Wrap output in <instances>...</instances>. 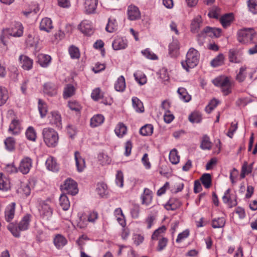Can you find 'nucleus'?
I'll use <instances>...</instances> for the list:
<instances>
[{
    "mask_svg": "<svg viewBox=\"0 0 257 257\" xmlns=\"http://www.w3.org/2000/svg\"><path fill=\"white\" fill-rule=\"evenodd\" d=\"M199 59L200 54L198 51L191 48L186 54L185 60L181 62V65L184 69L188 72L190 69L194 68L198 65Z\"/></svg>",
    "mask_w": 257,
    "mask_h": 257,
    "instance_id": "nucleus-1",
    "label": "nucleus"
},
{
    "mask_svg": "<svg viewBox=\"0 0 257 257\" xmlns=\"http://www.w3.org/2000/svg\"><path fill=\"white\" fill-rule=\"evenodd\" d=\"M42 134L45 144L49 147H55L58 142V134L53 128H44Z\"/></svg>",
    "mask_w": 257,
    "mask_h": 257,
    "instance_id": "nucleus-2",
    "label": "nucleus"
},
{
    "mask_svg": "<svg viewBox=\"0 0 257 257\" xmlns=\"http://www.w3.org/2000/svg\"><path fill=\"white\" fill-rule=\"evenodd\" d=\"M212 83L220 88L224 95H227L231 92V82L229 77L220 76L213 79Z\"/></svg>",
    "mask_w": 257,
    "mask_h": 257,
    "instance_id": "nucleus-3",
    "label": "nucleus"
},
{
    "mask_svg": "<svg viewBox=\"0 0 257 257\" xmlns=\"http://www.w3.org/2000/svg\"><path fill=\"white\" fill-rule=\"evenodd\" d=\"M255 35V32L252 28H244L238 31L237 38L239 42L247 44L252 41Z\"/></svg>",
    "mask_w": 257,
    "mask_h": 257,
    "instance_id": "nucleus-4",
    "label": "nucleus"
},
{
    "mask_svg": "<svg viewBox=\"0 0 257 257\" xmlns=\"http://www.w3.org/2000/svg\"><path fill=\"white\" fill-rule=\"evenodd\" d=\"M61 187L65 193L71 195H75L78 192L77 183L71 178H67Z\"/></svg>",
    "mask_w": 257,
    "mask_h": 257,
    "instance_id": "nucleus-5",
    "label": "nucleus"
},
{
    "mask_svg": "<svg viewBox=\"0 0 257 257\" xmlns=\"http://www.w3.org/2000/svg\"><path fill=\"white\" fill-rule=\"evenodd\" d=\"M39 211L40 216L44 220H49L52 216V209L50 205L45 202H43L40 204Z\"/></svg>",
    "mask_w": 257,
    "mask_h": 257,
    "instance_id": "nucleus-6",
    "label": "nucleus"
},
{
    "mask_svg": "<svg viewBox=\"0 0 257 257\" xmlns=\"http://www.w3.org/2000/svg\"><path fill=\"white\" fill-rule=\"evenodd\" d=\"M221 32L220 29L206 27L198 34V37L200 38H205L206 36L218 37L220 36Z\"/></svg>",
    "mask_w": 257,
    "mask_h": 257,
    "instance_id": "nucleus-7",
    "label": "nucleus"
},
{
    "mask_svg": "<svg viewBox=\"0 0 257 257\" xmlns=\"http://www.w3.org/2000/svg\"><path fill=\"white\" fill-rule=\"evenodd\" d=\"M98 218V213L96 211L90 212L88 215L87 220H85L84 216H80L79 221L77 223V226L80 228H83L87 225V222H94Z\"/></svg>",
    "mask_w": 257,
    "mask_h": 257,
    "instance_id": "nucleus-8",
    "label": "nucleus"
},
{
    "mask_svg": "<svg viewBox=\"0 0 257 257\" xmlns=\"http://www.w3.org/2000/svg\"><path fill=\"white\" fill-rule=\"evenodd\" d=\"M9 34L10 36L19 37H21L23 33V27L20 22H15L11 29L8 30Z\"/></svg>",
    "mask_w": 257,
    "mask_h": 257,
    "instance_id": "nucleus-9",
    "label": "nucleus"
},
{
    "mask_svg": "<svg viewBox=\"0 0 257 257\" xmlns=\"http://www.w3.org/2000/svg\"><path fill=\"white\" fill-rule=\"evenodd\" d=\"M230 189H228L224 192L222 200L224 203L228 204L230 207L236 205L237 201L235 194H230Z\"/></svg>",
    "mask_w": 257,
    "mask_h": 257,
    "instance_id": "nucleus-10",
    "label": "nucleus"
},
{
    "mask_svg": "<svg viewBox=\"0 0 257 257\" xmlns=\"http://www.w3.org/2000/svg\"><path fill=\"white\" fill-rule=\"evenodd\" d=\"M31 167L32 160L29 157H26L21 161L19 170L23 174H26L29 173Z\"/></svg>",
    "mask_w": 257,
    "mask_h": 257,
    "instance_id": "nucleus-11",
    "label": "nucleus"
},
{
    "mask_svg": "<svg viewBox=\"0 0 257 257\" xmlns=\"http://www.w3.org/2000/svg\"><path fill=\"white\" fill-rule=\"evenodd\" d=\"M128 19L131 21H135L141 18V13L138 7L135 6L128 7L127 11Z\"/></svg>",
    "mask_w": 257,
    "mask_h": 257,
    "instance_id": "nucleus-12",
    "label": "nucleus"
},
{
    "mask_svg": "<svg viewBox=\"0 0 257 257\" xmlns=\"http://www.w3.org/2000/svg\"><path fill=\"white\" fill-rule=\"evenodd\" d=\"M80 31L86 35H91L93 31L90 23L87 20L83 21L78 26Z\"/></svg>",
    "mask_w": 257,
    "mask_h": 257,
    "instance_id": "nucleus-13",
    "label": "nucleus"
},
{
    "mask_svg": "<svg viewBox=\"0 0 257 257\" xmlns=\"http://www.w3.org/2000/svg\"><path fill=\"white\" fill-rule=\"evenodd\" d=\"M19 60L22 65V67L26 70H29L32 68L33 61L32 59L26 55L20 56Z\"/></svg>",
    "mask_w": 257,
    "mask_h": 257,
    "instance_id": "nucleus-14",
    "label": "nucleus"
},
{
    "mask_svg": "<svg viewBox=\"0 0 257 257\" xmlns=\"http://www.w3.org/2000/svg\"><path fill=\"white\" fill-rule=\"evenodd\" d=\"M43 92L49 96H54L57 94V87L53 83H46L44 85Z\"/></svg>",
    "mask_w": 257,
    "mask_h": 257,
    "instance_id": "nucleus-15",
    "label": "nucleus"
},
{
    "mask_svg": "<svg viewBox=\"0 0 257 257\" xmlns=\"http://www.w3.org/2000/svg\"><path fill=\"white\" fill-rule=\"evenodd\" d=\"M97 0H84V8L86 13L93 14L97 8Z\"/></svg>",
    "mask_w": 257,
    "mask_h": 257,
    "instance_id": "nucleus-16",
    "label": "nucleus"
},
{
    "mask_svg": "<svg viewBox=\"0 0 257 257\" xmlns=\"http://www.w3.org/2000/svg\"><path fill=\"white\" fill-rule=\"evenodd\" d=\"M202 24V20L201 16L198 15L191 21L190 25L191 31L193 33H197Z\"/></svg>",
    "mask_w": 257,
    "mask_h": 257,
    "instance_id": "nucleus-17",
    "label": "nucleus"
},
{
    "mask_svg": "<svg viewBox=\"0 0 257 257\" xmlns=\"http://www.w3.org/2000/svg\"><path fill=\"white\" fill-rule=\"evenodd\" d=\"M112 46L114 50L124 49L127 47V41L122 38H117L113 41Z\"/></svg>",
    "mask_w": 257,
    "mask_h": 257,
    "instance_id": "nucleus-18",
    "label": "nucleus"
},
{
    "mask_svg": "<svg viewBox=\"0 0 257 257\" xmlns=\"http://www.w3.org/2000/svg\"><path fill=\"white\" fill-rule=\"evenodd\" d=\"M50 122L58 128L61 127V117L57 111H52L49 116Z\"/></svg>",
    "mask_w": 257,
    "mask_h": 257,
    "instance_id": "nucleus-19",
    "label": "nucleus"
},
{
    "mask_svg": "<svg viewBox=\"0 0 257 257\" xmlns=\"http://www.w3.org/2000/svg\"><path fill=\"white\" fill-rule=\"evenodd\" d=\"M15 203H12L8 205L5 210V219L7 221H11L14 217L15 212Z\"/></svg>",
    "mask_w": 257,
    "mask_h": 257,
    "instance_id": "nucleus-20",
    "label": "nucleus"
},
{
    "mask_svg": "<svg viewBox=\"0 0 257 257\" xmlns=\"http://www.w3.org/2000/svg\"><path fill=\"white\" fill-rule=\"evenodd\" d=\"M53 28L52 22L50 18H45L42 20L40 24V29L41 30L49 32Z\"/></svg>",
    "mask_w": 257,
    "mask_h": 257,
    "instance_id": "nucleus-21",
    "label": "nucleus"
},
{
    "mask_svg": "<svg viewBox=\"0 0 257 257\" xmlns=\"http://www.w3.org/2000/svg\"><path fill=\"white\" fill-rule=\"evenodd\" d=\"M74 155L77 170L79 172H82L85 167L84 159L81 157L80 154L77 151L75 152Z\"/></svg>",
    "mask_w": 257,
    "mask_h": 257,
    "instance_id": "nucleus-22",
    "label": "nucleus"
},
{
    "mask_svg": "<svg viewBox=\"0 0 257 257\" xmlns=\"http://www.w3.org/2000/svg\"><path fill=\"white\" fill-rule=\"evenodd\" d=\"M228 58L231 62L239 63L241 62V59L239 57V50L237 49H233L229 50Z\"/></svg>",
    "mask_w": 257,
    "mask_h": 257,
    "instance_id": "nucleus-23",
    "label": "nucleus"
},
{
    "mask_svg": "<svg viewBox=\"0 0 257 257\" xmlns=\"http://www.w3.org/2000/svg\"><path fill=\"white\" fill-rule=\"evenodd\" d=\"M47 168L50 171L56 172L58 171V166L55 159L52 157H49L46 161Z\"/></svg>",
    "mask_w": 257,
    "mask_h": 257,
    "instance_id": "nucleus-24",
    "label": "nucleus"
},
{
    "mask_svg": "<svg viewBox=\"0 0 257 257\" xmlns=\"http://www.w3.org/2000/svg\"><path fill=\"white\" fill-rule=\"evenodd\" d=\"M104 117L101 114L94 115L90 119V126L92 127H97L101 125L104 121Z\"/></svg>",
    "mask_w": 257,
    "mask_h": 257,
    "instance_id": "nucleus-25",
    "label": "nucleus"
},
{
    "mask_svg": "<svg viewBox=\"0 0 257 257\" xmlns=\"http://www.w3.org/2000/svg\"><path fill=\"white\" fill-rule=\"evenodd\" d=\"M233 19V16L232 14H225L220 19V22L224 28H227L231 24Z\"/></svg>",
    "mask_w": 257,
    "mask_h": 257,
    "instance_id": "nucleus-26",
    "label": "nucleus"
},
{
    "mask_svg": "<svg viewBox=\"0 0 257 257\" xmlns=\"http://www.w3.org/2000/svg\"><path fill=\"white\" fill-rule=\"evenodd\" d=\"M132 100L133 106L137 112L142 113L144 111L143 104L138 98L133 97Z\"/></svg>",
    "mask_w": 257,
    "mask_h": 257,
    "instance_id": "nucleus-27",
    "label": "nucleus"
},
{
    "mask_svg": "<svg viewBox=\"0 0 257 257\" xmlns=\"http://www.w3.org/2000/svg\"><path fill=\"white\" fill-rule=\"evenodd\" d=\"M75 88L74 86L71 84L66 85L63 91V98L67 99L72 96L75 94Z\"/></svg>",
    "mask_w": 257,
    "mask_h": 257,
    "instance_id": "nucleus-28",
    "label": "nucleus"
},
{
    "mask_svg": "<svg viewBox=\"0 0 257 257\" xmlns=\"http://www.w3.org/2000/svg\"><path fill=\"white\" fill-rule=\"evenodd\" d=\"M177 92L179 94V98L181 100L185 102H189L191 98L186 89L183 87H180L178 89Z\"/></svg>",
    "mask_w": 257,
    "mask_h": 257,
    "instance_id": "nucleus-29",
    "label": "nucleus"
},
{
    "mask_svg": "<svg viewBox=\"0 0 257 257\" xmlns=\"http://www.w3.org/2000/svg\"><path fill=\"white\" fill-rule=\"evenodd\" d=\"M115 89L117 91L122 92L125 88V79L123 76L119 77L114 84Z\"/></svg>",
    "mask_w": 257,
    "mask_h": 257,
    "instance_id": "nucleus-30",
    "label": "nucleus"
},
{
    "mask_svg": "<svg viewBox=\"0 0 257 257\" xmlns=\"http://www.w3.org/2000/svg\"><path fill=\"white\" fill-rule=\"evenodd\" d=\"M51 60V57L48 55L40 54L38 56V62L40 65L43 67H46L48 66Z\"/></svg>",
    "mask_w": 257,
    "mask_h": 257,
    "instance_id": "nucleus-31",
    "label": "nucleus"
},
{
    "mask_svg": "<svg viewBox=\"0 0 257 257\" xmlns=\"http://www.w3.org/2000/svg\"><path fill=\"white\" fill-rule=\"evenodd\" d=\"M181 205V203L178 200L170 199L168 202L164 205V207L167 210H175Z\"/></svg>",
    "mask_w": 257,
    "mask_h": 257,
    "instance_id": "nucleus-32",
    "label": "nucleus"
},
{
    "mask_svg": "<svg viewBox=\"0 0 257 257\" xmlns=\"http://www.w3.org/2000/svg\"><path fill=\"white\" fill-rule=\"evenodd\" d=\"M152 199L151 191L148 189H145L144 193L142 196V203L148 205L151 203Z\"/></svg>",
    "mask_w": 257,
    "mask_h": 257,
    "instance_id": "nucleus-33",
    "label": "nucleus"
},
{
    "mask_svg": "<svg viewBox=\"0 0 257 257\" xmlns=\"http://www.w3.org/2000/svg\"><path fill=\"white\" fill-rule=\"evenodd\" d=\"M30 217L31 215L30 214H27L24 216L18 225L20 230H25L28 229L29 225Z\"/></svg>",
    "mask_w": 257,
    "mask_h": 257,
    "instance_id": "nucleus-34",
    "label": "nucleus"
},
{
    "mask_svg": "<svg viewBox=\"0 0 257 257\" xmlns=\"http://www.w3.org/2000/svg\"><path fill=\"white\" fill-rule=\"evenodd\" d=\"M55 245L60 248L64 246L67 243L66 238L60 234H57L54 239Z\"/></svg>",
    "mask_w": 257,
    "mask_h": 257,
    "instance_id": "nucleus-35",
    "label": "nucleus"
},
{
    "mask_svg": "<svg viewBox=\"0 0 257 257\" xmlns=\"http://www.w3.org/2000/svg\"><path fill=\"white\" fill-rule=\"evenodd\" d=\"M224 57L222 54H219L215 57L210 62V65L213 67H217L221 66L224 63Z\"/></svg>",
    "mask_w": 257,
    "mask_h": 257,
    "instance_id": "nucleus-36",
    "label": "nucleus"
},
{
    "mask_svg": "<svg viewBox=\"0 0 257 257\" xmlns=\"http://www.w3.org/2000/svg\"><path fill=\"white\" fill-rule=\"evenodd\" d=\"M60 205L64 210H67L70 207V202L68 197L65 195L62 194L60 196L59 198Z\"/></svg>",
    "mask_w": 257,
    "mask_h": 257,
    "instance_id": "nucleus-37",
    "label": "nucleus"
},
{
    "mask_svg": "<svg viewBox=\"0 0 257 257\" xmlns=\"http://www.w3.org/2000/svg\"><path fill=\"white\" fill-rule=\"evenodd\" d=\"M200 148L202 150H210L211 149V142L210 141L209 137L204 135L202 137Z\"/></svg>",
    "mask_w": 257,
    "mask_h": 257,
    "instance_id": "nucleus-38",
    "label": "nucleus"
},
{
    "mask_svg": "<svg viewBox=\"0 0 257 257\" xmlns=\"http://www.w3.org/2000/svg\"><path fill=\"white\" fill-rule=\"evenodd\" d=\"M153 131L152 125L148 124L142 126L140 130V133L143 136H147L152 135Z\"/></svg>",
    "mask_w": 257,
    "mask_h": 257,
    "instance_id": "nucleus-39",
    "label": "nucleus"
},
{
    "mask_svg": "<svg viewBox=\"0 0 257 257\" xmlns=\"http://www.w3.org/2000/svg\"><path fill=\"white\" fill-rule=\"evenodd\" d=\"M127 128L122 123H119L114 130L115 134L119 137H122L126 133Z\"/></svg>",
    "mask_w": 257,
    "mask_h": 257,
    "instance_id": "nucleus-40",
    "label": "nucleus"
},
{
    "mask_svg": "<svg viewBox=\"0 0 257 257\" xmlns=\"http://www.w3.org/2000/svg\"><path fill=\"white\" fill-rule=\"evenodd\" d=\"M169 160L173 164H177L179 162L180 156L178 155L176 149H173L170 151Z\"/></svg>",
    "mask_w": 257,
    "mask_h": 257,
    "instance_id": "nucleus-41",
    "label": "nucleus"
},
{
    "mask_svg": "<svg viewBox=\"0 0 257 257\" xmlns=\"http://www.w3.org/2000/svg\"><path fill=\"white\" fill-rule=\"evenodd\" d=\"M225 224V219L223 217L213 219L212 221V227L214 228H222Z\"/></svg>",
    "mask_w": 257,
    "mask_h": 257,
    "instance_id": "nucleus-42",
    "label": "nucleus"
},
{
    "mask_svg": "<svg viewBox=\"0 0 257 257\" xmlns=\"http://www.w3.org/2000/svg\"><path fill=\"white\" fill-rule=\"evenodd\" d=\"M107 187L106 184L103 182L98 183L97 185L96 190L98 194L101 197H103L107 194Z\"/></svg>",
    "mask_w": 257,
    "mask_h": 257,
    "instance_id": "nucleus-43",
    "label": "nucleus"
},
{
    "mask_svg": "<svg viewBox=\"0 0 257 257\" xmlns=\"http://www.w3.org/2000/svg\"><path fill=\"white\" fill-rule=\"evenodd\" d=\"M15 140L14 138L9 137L5 141L6 149L9 151H13L15 148Z\"/></svg>",
    "mask_w": 257,
    "mask_h": 257,
    "instance_id": "nucleus-44",
    "label": "nucleus"
},
{
    "mask_svg": "<svg viewBox=\"0 0 257 257\" xmlns=\"http://www.w3.org/2000/svg\"><path fill=\"white\" fill-rule=\"evenodd\" d=\"M20 130L19 121L18 120L14 119L10 125L9 131L12 134H17Z\"/></svg>",
    "mask_w": 257,
    "mask_h": 257,
    "instance_id": "nucleus-45",
    "label": "nucleus"
},
{
    "mask_svg": "<svg viewBox=\"0 0 257 257\" xmlns=\"http://www.w3.org/2000/svg\"><path fill=\"white\" fill-rule=\"evenodd\" d=\"M8 93L6 88L0 86V106L4 104L8 99Z\"/></svg>",
    "mask_w": 257,
    "mask_h": 257,
    "instance_id": "nucleus-46",
    "label": "nucleus"
},
{
    "mask_svg": "<svg viewBox=\"0 0 257 257\" xmlns=\"http://www.w3.org/2000/svg\"><path fill=\"white\" fill-rule=\"evenodd\" d=\"M200 180L205 188H210L211 184V177L209 174L206 173L203 174L201 176Z\"/></svg>",
    "mask_w": 257,
    "mask_h": 257,
    "instance_id": "nucleus-47",
    "label": "nucleus"
},
{
    "mask_svg": "<svg viewBox=\"0 0 257 257\" xmlns=\"http://www.w3.org/2000/svg\"><path fill=\"white\" fill-rule=\"evenodd\" d=\"M117 23L115 19H109L105 29L109 33H112L117 29Z\"/></svg>",
    "mask_w": 257,
    "mask_h": 257,
    "instance_id": "nucleus-48",
    "label": "nucleus"
},
{
    "mask_svg": "<svg viewBox=\"0 0 257 257\" xmlns=\"http://www.w3.org/2000/svg\"><path fill=\"white\" fill-rule=\"evenodd\" d=\"M161 236V227H159L158 229H157L153 233L151 239L152 241L159 240L158 245L157 246V250L158 251L161 250V239H159L160 236Z\"/></svg>",
    "mask_w": 257,
    "mask_h": 257,
    "instance_id": "nucleus-49",
    "label": "nucleus"
},
{
    "mask_svg": "<svg viewBox=\"0 0 257 257\" xmlns=\"http://www.w3.org/2000/svg\"><path fill=\"white\" fill-rule=\"evenodd\" d=\"M27 138L30 141H35L36 139V133L32 126H29L26 132Z\"/></svg>",
    "mask_w": 257,
    "mask_h": 257,
    "instance_id": "nucleus-50",
    "label": "nucleus"
},
{
    "mask_svg": "<svg viewBox=\"0 0 257 257\" xmlns=\"http://www.w3.org/2000/svg\"><path fill=\"white\" fill-rule=\"evenodd\" d=\"M10 188V181L6 178L0 176V190L7 191Z\"/></svg>",
    "mask_w": 257,
    "mask_h": 257,
    "instance_id": "nucleus-51",
    "label": "nucleus"
},
{
    "mask_svg": "<svg viewBox=\"0 0 257 257\" xmlns=\"http://www.w3.org/2000/svg\"><path fill=\"white\" fill-rule=\"evenodd\" d=\"M39 106L38 108L42 117H44L46 116L47 112V105L42 100H39Z\"/></svg>",
    "mask_w": 257,
    "mask_h": 257,
    "instance_id": "nucleus-52",
    "label": "nucleus"
},
{
    "mask_svg": "<svg viewBox=\"0 0 257 257\" xmlns=\"http://www.w3.org/2000/svg\"><path fill=\"white\" fill-rule=\"evenodd\" d=\"M202 119L200 113L194 112L189 116V120L192 123H199Z\"/></svg>",
    "mask_w": 257,
    "mask_h": 257,
    "instance_id": "nucleus-53",
    "label": "nucleus"
},
{
    "mask_svg": "<svg viewBox=\"0 0 257 257\" xmlns=\"http://www.w3.org/2000/svg\"><path fill=\"white\" fill-rule=\"evenodd\" d=\"M219 101L216 99H212L210 102L209 103L208 105L205 108L206 111L209 113H210L212 110H213L217 105L219 104Z\"/></svg>",
    "mask_w": 257,
    "mask_h": 257,
    "instance_id": "nucleus-54",
    "label": "nucleus"
},
{
    "mask_svg": "<svg viewBox=\"0 0 257 257\" xmlns=\"http://www.w3.org/2000/svg\"><path fill=\"white\" fill-rule=\"evenodd\" d=\"M136 80L140 84L144 85L147 82V78L145 75L140 73H134Z\"/></svg>",
    "mask_w": 257,
    "mask_h": 257,
    "instance_id": "nucleus-55",
    "label": "nucleus"
},
{
    "mask_svg": "<svg viewBox=\"0 0 257 257\" xmlns=\"http://www.w3.org/2000/svg\"><path fill=\"white\" fill-rule=\"evenodd\" d=\"M69 52L71 57L73 59L78 58L80 53L78 49L73 46H71L69 49Z\"/></svg>",
    "mask_w": 257,
    "mask_h": 257,
    "instance_id": "nucleus-56",
    "label": "nucleus"
},
{
    "mask_svg": "<svg viewBox=\"0 0 257 257\" xmlns=\"http://www.w3.org/2000/svg\"><path fill=\"white\" fill-rule=\"evenodd\" d=\"M169 47L171 54L179 50V43L178 40L173 38V42L169 45Z\"/></svg>",
    "mask_w": 257,
    "mask_h": 257,
    "instance_id": "nucleus-57",
    "label": "nucleus"
},
{
    "mask_svg": "<svg viewBox=\"0 0 257 257\" xmlns=\"http://www.w3.org/2000/svg\"><path fill=\"white\" fill-rule=\"evenodd\" d=\"M184 184L182 181L176 182L173 188L171 189L173 193L176 194L181 192L184 188Z\"/></svg>",
    "mask_w": 257,
    "mask_h": 257,
    "instance_id": "nucleus-58",
    "label": "nucleus"
},
{
    "mask_svg": "<svg viewBox=\"0 0 257 257\" xmlns=\"http://www.w3.org/2000/svg\"><path fill=\"white\" fill-rule=\"evenodd\" d=\"M142 53L148 59L151 60H157L158 59V57L157 56V55L154 53H152L148 49L142 51Z\"/></svg>",
    "mask_w": 257,
    "mask_h": 257,
    "instance_id": "nucleus-59",
    "label": "nucleus"
},
{
    "mask_svg": "<svg viewBox=\"0 0 257 257\" xmlns=\"http://www.w3.org/2000/svg\"><path fill=\"white\" fill-rule=\"evenodd\" d=\"M115 182L117 185L120 187H122L123 185V174L121 171H117L116 175Z\"/></svg>",
    "mask_w": 257,
    "mask_h": 257,
    "instance_id": "nucleus-60",
    "label": "nucleus"
},
{
    "mask_svg": "<svg viewBox=\"0 0 257 257\" xmlns=\"http://www.w3.org/2000/svg\"><path fill=\"white\" fill-rule=\"evenodd\" d=\"M248 7L249 10L253 14L257 13V4L255 0H248Z\"/></svg>",
    "mask_w": 257,
    "mask_h": 257,
    "instance_id": "nucleus-61",
    "label": "nucleus"
},
{
    "mask_svg": "<svg viewBox=\"0 0 257 257\" xmlns=\"http://www.w3.org/2000/svg\"><path fill=\"white\" fill-rule=\"evenodd\" d=\"M68 106L70 109L74 110L76 112L80 111L81 109L80 105L77 102L75 101H72L69 102Z\"/></svg>",
    "mask_w": 257,
    "mask_h": 257,
    "instance_id": "nucleus-62",
    "label": "nucleus"
},
{
    "mask_svg": "<svg viewBox=\"0 0 257 257\" xmlns=\"http://www.w3.org/2000/svg\"><path fill=\"white\" fill-rule=\"evenodd\" d=\"M189 235V231L188 230L186 229L183 232L180 233L177 237L176 242H181L183 239L188 237Z\"/></svg>",
    "mask_w": 257,
    "mask_h": 257,
    "instance_id": "nucleus-63",
    "label": "nucleus"
},
{
    "mask_svg": "<svg viewBox=\"0 0 257 257\" xmlns=\"http://www.w3.org/2000/svg\"><path fill=\"white\" fill-rule=\"evenodd\" d=\"M174 119V116L169 110H167L164 114V120L165 122L169 123Z\"/></svg>",
    "mask_w": 257,
    "mask_h": 257,
    "instance_id": "nucleus-64",
    "label": "nucleus"
}]
</instances>
